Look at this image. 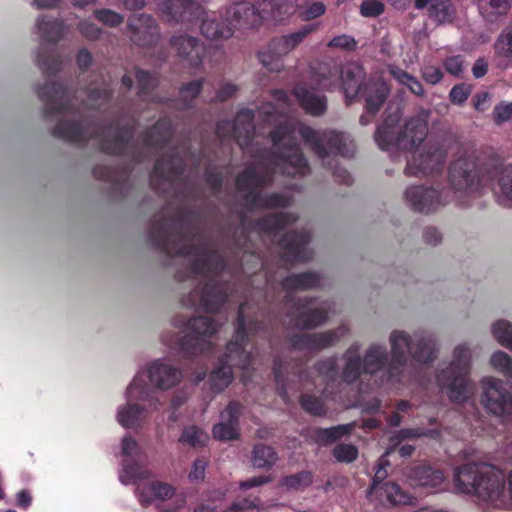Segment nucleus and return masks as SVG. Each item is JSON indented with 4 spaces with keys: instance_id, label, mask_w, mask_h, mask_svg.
<instances>
[{
    "instance_id": "obj_1",
    "label": "nucleus",
    "mask_w": 512,
    "mask_h": 512,
    "mask_svg": "<svg viewBox=\"0 0 512 512\" xmlns=\"http://www.w3.org/2000/svg\"><path fill=\"white\" fill-rule=\"evenodd\" d=\"M273 99L279 109L276 110L273 103H265L258 110V117L268 124H275V128L269 132L274 152L268 160L282 173L288 175H303L308 171L307 162L294 140L298 134L304 142L325 162V158L335 152L343 154V144L346 137L334 131H316L308 126L296 122L294 119L284 117V107L289 106V98L283 91H275Z\"/></svg>"
},
{
    "instance_id": "obj_2",
    "label": "nucleus",
    "mask_w": 512,
    "mask_h": 512,
    "mask_svg": "<svg viewBox=\"0 0 512 512\" xmlns=\"http://www.w3.org/2000/svg\"><path fill=\"white\" fill-rule=\"evenodd\" d=\"M449 151L453 153L449 167L452 188L467 195L479 193L489 179V168L483 154L470 144L458 143L450 138L429 140L420 149L415 148L408 159L405 173L419 176L438 172Z\"/></svg>"
},
{
    "instance_id": "obj_3",
    "label": "nucleus",
    "mask_w": 512,
    "mask_h": 512,
    "mask_svg": "<svg viewBox=\"0 0 512 512\" xmlns=\"http://www.w3.org/2000/svg\"><path fill=\"white\" fill-rule=\"evenodd\" d=\"M455 491L476 496L491 507L508 506L503 472L489 464L468 463L455 468L453 475Z\"/></svg>"
},
{
    "instance_id": "obj_4",
    "label": "nucleus",
    "mask_w": 512,
    "mask_h": 512,
    "mask_svg": "<svg viewBox=\"0 0 512 512\" xmlns=\"http://www.w3.org/2000/svg\"><path fill=\"white\" fill-rule=\"evenodd\" d=\"M205 0H161L158 10L161 18L169 24H181L191 28L199 23V29L208 39H227L232 34V26L222 12H207Z\"/></svg>"
},
{
    "instance_id": "obj_5",
    "label": "nucleus",
    "mask_w": 512,
    "mask_h": 512,
    "mask_svg": "<svg viewBox=\"0 0 512 512\" xmlns=\"http://www.w3.org/2000/svg\"><path fill=\"white\" fill-rule=\"evenodd\" d=\"M391 361L389 362V379L398 378L408 356L419 363H427L436 358L437 342L433 335L415 333L412 337L405 330L394 329L389 334Z\"/></svg>"
},
{
    "instance_id": "obj_6",
    "label": "nucleus",
    "mask_w": 512,
    "mask_h": 512,
    "mask_svg": "<svg viewBox=\"0 0 512 512\" xmlns=\"http://www.w3.org/2000/svg\"><path fill=\"white\" fill-rule=\"evenodd\" d=\"M181 378L180 370L164 360H155L139 369L128 386V395L132 399H146L151 407L160 406L158 391L173 388Z\"/></svg>"
},
{
    "instance_id": "obj_7",
    "label": "nucleus",
    "mask_w": 512,
    "mask_h": 512,
    "mask_svg": "<svg viewBox=\"0 0 512 512\" xmlns=\"http://www.w3.org/2000/svg\"><path fill=\"white\" fill-rule=\"evenodd\" d=\"M428 118L429 111L421 109L406 119L401 129H397L396 125L400 119V113L397 111L388 116L377 129L375 140L381 149L397 146L403 150H414L427 136Z\"/></svg>"
},
{
    "instance_id": "obj_8",
    "label": "nucleus",
    "mask_w": 512,
    "mask_h": 512,
    "mask_svg": "<svg viewBox=\"0 0 512 512\" xmlns=\"http://www.w3.org/2000/svg\"><path fill=\"white\" fill-rule=\"evenodd\" d=\"M471 356L469 345L459 344L453 350L451 361L437 373L438 385L455 403H463L473 394L469 378Z\"/></svg>"
},
{
    "instance_id": "obj_9",
    "label": "nucleus",
    "mask_w": 512,
    "mask_h": 512,
    "mask_svg": "<svg viewBox=\"0 0 512 512\" xmlns=\"http://www.w3.org/2000/svg\"><path fill=\"white\" fill-rule=\"evenodd\" d=\"M244 305L240 306L237 331L233 341H230L226 347V351L220 360V364L215 368L209 377L210 388L214 391H222L229 386L233 379L231 367L246 369L252 361V356L244 347L245 340V319Z\"/></svg>"
},
{
    "instance_id": "obj_10",
    "label": "nucleus",
    "mask_w": 512,
    "mask_h": 512,
    "mask_svg": "<svg viewBox=\"0 0 512 512\" xmlns=\"http://www.w3.org/2000/svg\"><path fill=\"white\" fill-rule=\"evenodd\" d=\"M255 4L239 2L229 6L225 12L226 21L232 26V32L237 27L254 26L268 15L275 19L294 13L298 4L294 0H254Z\"/></svg>"
},
{
    "instance_id": "obj_11",
    "label": "nucleus",
    "mask_w": 512,
    "mask_h": 512,
    "mask_svg": "<svg viewBox=\"0 0 512 512\" xmlns=\"http://www.w3.org/2000/svg\"><path fill=\"white\" fill-rule=\"evenodd\" d=\"M270 180V174L267 164L257 162L254 166H249L237 178V189L243 194L244 198L253 208L278 207L288 204L289 199L273 194L271 196H262V186Z\"/></svg>"
},
{
    "instance_id": "obj_12",
    "label": "nucleus",
    "mask_w": 512,
    "mask_h": 512,
    "mask_svg": "<svg viewBox=\"0 0 512 512\" xmlns=\"http://www.w3.org/2000/svg\"><path fill=\"white\" fill-rule=\"evenodd\" d=\"M360 346L353 344L346 351V361L343 377L345 381L352 383L361 377L362 374H375L385 367L389 371L388 352L384 345L371 344L365 351L363 359L359 355Z\"/></svg>"
},
{
    "instance_id": "obj_13",
    "label": "nucleus",
    "mask_w": 512,
    "mask_h": 512,
    "mask_svg": "<svg viewBox=\"0 0 512 512\" xmlns=\"http://www.w3.org/2000/svg\"><path fill=\"white\" fill-rule=\"evenodd\" d=\"M480 402L483 407L496 416L512 413V396L502 380L485 376L480 381Z\"/></svg>"
},
{
    "instance_id": "obj_14",
    "label": "nucleus",
    "mask_w": 512,
    "mask_h": 512,
    "mask_svg": "<svg viewBox=\"0 0 512 512\" xmlns=\"http://www.w3.org/2000/svg\"><path fill=\"white\" fill-rule=\"evenodd\" d=\"M121 452L126 457L123 461V471L120 475L122 483L128 484L150 477V471L143 466L146 457L134 438L125 436L122 439Z\"/></svg>"
},
{
    "instance_id": "obj_15",
    "label": "nucleus",
    "mask_w": 512,
    "mask_h": 512,
    "mask_svg": "<svg viewBox=\"0 0 512 512\" xmlns=\"http://www.w3.org/2000/svg\"><path fill=\"white\" fill-rule=\"evenodd\" d=\"M388 465V460L386 459V456H382L379 459V462L377 464V468L375 471V478L373 481V484L370 488L369 495L373 496L375 495L377 498H379L381 501H383V498L386 499L387 503L391 505H400V504H407L410 502V496L401 490V488L392 482L384 483L380 485L378 482L383 480L387 473L385 470V467Z\"/></svg>"
},
{
    "instance_id": "obj_16",
    "label": "nucleus",
    "mask_w": 512,
    "mask_h": 512,
    "mask_svg": "<svg viewBox=\"0 0 512 512\" xmlns=\"http://www.w3.org/2000/svg\"><path fill=\"white\" fill-rule=\"evenodd\" d=\"M218 328V324L208 317L192 318L187 323L189 339L183 345L187 346V349L191 347L195 353H202L211 346V337Z\"/></svg>"
},
{
    "instance_id": "obj_17",
    "label": "nucleus",
    "mask_w": 512,
    "mask_h": 512,
    "mask_svg": "<svg viewBox=\"0 0 512 512\" xmlns=\"http://www.w3.org/2000/svg\"><path fill=\"white\" fill-rule=\"evenodd\" d=\"M125 395L127 403L118 408L116 415L118 423L123 427H138L148 418L150 413L157 410L159 407H151L146 399H132L128 395V388L126 389Z\"/></svg>"
},
{
    "instance_id": "obj_18",
    "label": "nucleus",
    "mask_w": 512,
    "mask_h": 512,
    "mask_svg": "<svg viewBox=\"0 0 512 512\" xmlns=\"http://www.w3.org/2000/svg\"><path fill=\"white\" fill-rule=\"evenodd\" d=\"M404 198L407 205L420 212L432 211L443 204L439 191L424 186L407 188L404 192Z\"/></svg>"
},
{
    "instance_id": "obj_19",
    "label": "nucleus",
    "mask_w": 512,
    "mask_h": 512,
    "mask_svg": "<svg viewBox=\"0 0 512 512\" xmlns=\"http://www.w3.org/2000/svg\"><path fill=\"white\" fill-rule=\"evenodd\" d=\"M131 40L139 46H150L159 40V29L153 18L140 14L129 20Z\"/></svg>"
},
{
    "instance_id": "obj_20",
    "label": "nucleus",
    "mask_w": 512,
    "mask_h": 512,
    "mask_svg": "<svg viewBox=\"0 0 512 512\" xmlns=\"http://www.w3.org/2000/svg\"><path fill=\"white\" fill-rule=\"evenodd\" d=\"M170 42L177 56L186 60L190 66L197 67L201 64L204 47L197 38L179 34L173 35Z\"/></svg>"
},
{
    "instance_id": "obj_21",
    "label": "nucleus",
    "mask_w": 512,
    "mask_h": 512,
    "mask_svg": "<svg viewBox=\"0 0 512 512\" xmlns=\"http://www.w3.org/2000/svg\"><path fill=\"white\" fill-rule=\"evenodd\" d=\"M240 405L231 402L220 414V421L213 427V436L219 441L235 440L239 436V418Z\"/></svg>"
},
{
    "instance_id": "obj_22",
    "label": "nucleus",
    "mask_w": 512,
    "mask_h": 512,
    "mask_svg": "<svg viewBox=\"0 0 512 512\" xmlns=\"http://www.w3.org/2000/svg\"><path fill=\"white\" fill-rule=\"evenodd\" d=\"M317 28V24H309L294 33L273 39L269 43L272 47V52L284 58L292 52L307 35L316 31Z\"/></svg>"
},
{
    "instance_id": "obj_23",
    "label": "nucleus",
    "mask_w": 512,
    "mask_h": 512,
    "mask_svg": "<svg viewBox=\"0 0 512 512\" xmlns=\"http://www.w3.org/2000/svg\"><path fill=\"white\" fill-rule=\"evenodd\" d=\"M340 74L344 95L350 101L358 95L365 73L361 66L350 63L342 67Z\"/></svg>"
},
{
    "instance_id": "obj_24",
    "label": "nucleus",
    "mask_w": 512,
    "mask_h": 512,
    "mask_svg": "<svg viewBox=\"0 0 512 512\" xmlns=\"http://www.w3.org/2000/svg\"><path fill=\"white\" fill-rule=\"evenodd\" d=\"M347 331L348 329L345 326H342L332 331H326L318 334H308L299 339L296 345L299 348L307 349L325 348L333 344L340 337L344 336Z\"/></svg>"
},
{
    "instance_id": "obj_25",
    "label": "nucleus",
    "mask_w": 512,
    "mask_h": 512,
    "mask_svg": "<svg viewBox=\"0 0 512 512\" xmlns=\"http://www.w3.org/2000/svg\"><path fill=\"white\" fill-rule=\"evenodd\" d=\"M409 477L412 485L423 488H437L445 481V476L441 470L429 466H420L413 469Z\"/></svg>"
},
{
    "instance_id": "obj_26",
    "label": "nucleus",
    "mask_w": 512,
    "mask_h": 512,
    "mask_svg": "<svg viewBox=\"0 0 512 512\" xmlns=\"http://www.w3.org/2000/svg\"><path fill=\"white\" fill-rule=\"evenodd\" d=\"M389 91L390 89L384 81H370L364 89L367 110L372 114L377 112L385 101Z\"/></svg>"
},
{
    "instance_id": "obj_27",
    "label": "nucleus",
    "mask_w": 512,
    "mask_h": 512,
    "mask_svg": "<svg viewBox=\"0 0 512 512\" xmlns=\"http://www.w3.org/2000/svg\"><path fill=\"white\" fill-rule=\"evenodd\" d=\"M308 242L309 236L307 234L290 233L284 237L282 246L286 249L287 256H291L296 260H306L310 256V252L307 249Z\"/></svg>"
},
{
    "instance_id": "obj_28",
    "label": "nucleus",
    "mask_w": 512,
    "mask_h": 512,
    "mask_svg": "<svg viewBox=\"0 0 512 512\" xmlns=\"http://www.w3.org/2000/svg\"><path fill=\"white\" fill-rule=\"evenodd\" d=\"M175 493L174 488L163 482L155 481L138 486V494L141 501L151 502L153 500H166Z\"/></svg>"
},
{
    "instance_id": "obj_29",
    "label": "nucleus",
    "mask_w": 512,
    "mask_h": 512,
    "mask_svg": "<svg viewBox=\"0 0 512 512\" xmlns=\"http://www.w3.org/2000/svg\"><path fill=\"white\" fill-rule=\"evenodd\" d=\"M253 114L250 110H241L232 126L233 136L241 147L248 145V139L254 133V126L251 125Z\"/></svg>"
},
{
    "instance_id": "obj_30",
    "label": "nucleus",
    "mask_w": 512,
    "mask_h": 512,
    "mask_svg": "<svg viewBox=\"0 0 512 512\" xmlns=\"http://www.w3.org/2000/svg\"><path fill=\"white\" fill-rule=\"evenodd\" d=\"M294 94L303 109L308 113L312 115H320L325 111L326 102L324 98L307 90L305 87L297 86Z\"/></svg>"
},
{
    "instance_id": "obj_31",
    "label": "nucleus",
    "mask_w": 512,
    "mask_h": 512,
    "mask_svg": "<svg viewBox=\"0 0 512 512\" xmlns=\"http://www.w3.org/2000/svg\"><path fill=\"white\" fill-rule=\"evenodd\" d=\"M328 319V311L324 306L308 303L299 312L298 324L309 328L325 323Z\"/></svg>"
},
{
    "instance_id": "obj_32",
    "label": "nucleus",
    "mask_w": 512,
    "mask_h": 512,
    "mask_svg": "<svg viewBox=\"0 0 512 512\" xmlns=\"http://www.w3.org/2000/svg\"><path fill=\"white\" fill-rule=\"evenodd\" d=\"M496 199L501 206L512 208V165L505 167L500 173Z\"/></svg>"
},
{
    "instance_id": "obj_33",
    "label": "nucleus",
    "mask_w": 512,
    "mask_h": 512,
    "mask_svg": "<svg viewBox=\"0 0 512 512\" xmlns=\"http://www.w3.org/2000/svg\"><path fill=\"white\" fill-rule=\"evenodd\" d=\"M208 440V434L195 425L185 427L178 439L181 445L195 449L205 446Z\"/></svg>"
},
{
    "instance_id": "obj_34",
    "label": "nucleus",
    "mask_w": 512,
    "mask_h": 512,
    "mask_svg": "<svg viewBox=\"0 0 512 512\" xmlns=\"http://www.w3.org/2000/svg\"><path fill=\"white\" fill-rule=\"evenodd\" d=\"M65 25L58 20L38 19L36 23V31L39 36L47 41H56L63 34Z\"/></svg>"
},
{
    "instance_id": "obj_35",
    "label": "nucleus",
    "mask_w": 512,
    "mask_h": 512,
    "mask_svg": "<svg viewBox=\"0 0 512 512\" xmlns=\"http://www.w3.org/2000/svg\"><path fill=\"white\" fill-rule=\"evenodd\" d=\"M493 338L503 347L512 351V323L506 319H497L491 324Z\"/></svg>"
},
{
    "instance_id": "obj_36",
    "label": "nucleus",
    "mask_w": 512,
    "mask_h": 512,
    "mask_svg": "<svg viewBox=\"0 0 512 512\" xmlns=\"http://www.w3.org/2000/svg\"><path fill=\"white\" fill-rule=\"evenodd\" d=\"M183 168V160L179 157L162 158L157 161L154 173L159 177L173 179Z\"/></svg>"
},
{
    "instance_id": "obj_37",
    "label": "nucleus",
    "mask_w": 512,
    "mask_h": 512,
    "mask_svg": "<svg viewBox=\"0 0 512 512\" xmlns=\"http://www.w3.org/2000/svg\"><path fill=\"white\" fill-rule=\"evenodd\" d=\"M195 271L199 273H215L219 269V256L214 252L200 251L196 253Z\"/></svg>"
},
{
    "instance_id": "obj_38",
    "label": "nucleus",
    "mask_w": 512,
    "mask_h": 512,
    "mask_svg": "<svg viewBox=\"0 0 512 512\" xmlns=\"http://www.w3.org/2000/svg\"><path fill=\"white\" fill-rule=\"evenodd\" d=\"M277 459L276 452L269 446L256 445L253 449L252 463L257 468L271 467Z\"/></svg>"
},
{
    "instance_id": "obj_39",
    "label": "nucleus",
    "mask_w": 512,
    "mask_h": 512,
    "mask_svg": "<svg viewBox=\"0 0 512 512\" xmlns=\"http://www.w3.org/2000/svg\"><path fill=\"white\" fill-rule=\"evenodd\" d=\"M319 282L320 279L316 274L302 273L289 276L285 280L284 286L288 289H306L317 286Z\"/></svg>"
},
{
    "instance_id": "obj_40",
    "label": "nucleus",
    "mask_w": 512,
    "mask_h": 512,
    "mask_svg": "<svg viewBox=\"0 0 512 512\" xmlns=\"http://www.w3.org/2000/svg\"><path fill=\"white\" fill-rule=\"evenodd\" d=\"M388 70L395 80L400 84L407 86L411 92L416 95H423V87L415 77L395 66H389Z\"/></svg>"
},
{
    "instance_id": "obj_41",
    "label": "nucleus",
    "mask_w": 512,
    "mask_h": 512,
    "mask_svg": "<svg viewBox=\"0 0 512 512\" xmlns=\"http://www.w3.org/2000/svg\"><path fill=\"white\" fill-rule=\"evenodd\" d=\"M495 51L499 58L512 62V27L505 29L495 43Z\"/></svg>"
},
{
    "instance_id": "obj_42",
    "label": "nucleus",
    "mask_w": 512,
    "mask_h": 512,
    "mask_svg": "<svg viewBox=\"0 0 512 512\" xmlns=\"http://www.w3.org/2000/svg\"><path fill=\"white\" fill-rule=\"evenodd\" d=\"M223 299L221 291L215 286H210L202 292L200 305L204 310L214 312L218 309L219 304L223 302Z\"/></svg>"
},
{
    "instance_id": "obj_43",
    "label": "nucleus",
    "mask_w": 512,
    "mask_h": 512,
    "mask_svg": "<svg viewBox=\"0 0 512 512\" xmlns=\"http://www.w3.org/2000/svg\"><path fill=\"white\" fill-rule=\"evenodd\" d=\"M511 0H480V9L482 13L493 18L505 14L511 7Z\"/></svg>"
},
{
    "instance_id": "obj_44",
    "label": "nucleus",
    "mask_w": 512,
    "mask_h": 512,
    "mask_svg": "<svg viewBox=\"0 0 512 512\" xmlns=\"http://www.w3.org/2000/svg\"><path fill=\"white\" fill-rule=\"evenodd\" d=\"M428 432L424 429H403L390 437V444L386 451V455L390 454L397 446L405 440L415 439L421 436H427Z\"/></svg>"
},
{
    "instance_id": "obj_45",
    "label": "nucleus",
    "mask_w": 512,
    "mask_h": 512,
    "mask_svg": "<svg viewBox=\"0 0 512 512\" xmlns=\"http://www.w3.org/2000/svg\"><path fill=\"white\" fill-rule=\"evenodd\" d=\"M296 220L293 214H273L260 221L259 226L265 231H275L285 226L286 223Z\"/></svg>"
},
{
    "instance_id": "obj_46",
    "label": "nucleus",
    "mask_w": 512,
    "mask_h": 512,
    "mask_svg": "<svg viewBox=\"0 0 512 512\" xmlns=\"http://www.w3.org/2000/svg\"><path fill=\"white\" fill-rule=\"evenodd\" d=\"M490 364L504 376L512 379V358L507 353L503 351L494 352L490 358Z\"/></svg>"
},
{
    "instance_id": "obj_47",
    "label": "nucleus",
    "mask_w": 512,
    "mask_h": 512,
    "mask_svg": "<svg viewBox=\"0 0 512 512\" xmlns=\"http://www.w3.org/2000/svg\"><path fill=\"white\" fill-rule=\"evenodd\" d=\"M353 426V424H346L326 429H319L316 432V437L319 441L328 443L348 434Z\"/></svg>"
},
{
    "instance_id": "obj_48",
    "label": "nucleus",
    "mask_w": 512,
    "mask_h": 512,
    "mask_svg": "<svg viewBox=\"0 0 512 512\" xmlns=\"http://www.w3.org/2000/svg\"><path fill=\"white\" fill-rule=\"evenodd\" d=\"M58 137L71 140L80 141L84 138L82 128L75 123L61 122L54 131Z\"/></svg>"
},
{
    "instance_id": "obj_49",
    "label": "nucleus",
    "mask_w": 512,
    "mask_h": 512,
    "mask_svg": "<svg viewBox=\"0 0 512 512\" xmlns=\"http://www.w3.org/2000/svg\"><path fill=\"white\" fill-rule=\"evenodd\" d=\"M258 59L270 71H280L282 69L283 58L273 53L270 45L258 53Z\"/></svg>"
},
{
    "instance_id": "obj_50",
    "label": "nucleus",
    "mask_w": 512,
    "mask_h": 512,
    "mask_svg": "<svg viewBox=\"0 0 512 512\" xmlns=\"http://www.w3.org/2000/svg\"><path fill=\"white\" fill-rule=\"evenodd\" d=\"M429 15L437 22L443 23L451 19L452 10L447 1L437 0V2L431 4Z\"/></svg>"
},
{
    "instance_id": "obj_51",
    "label": "nucleus",
    "mask_w": 512,
    "mask_h": 512,
    "mask_svg": "<svg viewBox=\"0 0 512 512\" xmlns=\"http://www.w3.org/2000/svg\"><path fill=\"white\" fill-rule=\"evenodd\" d=\"M311 483V475L308 472H301L298 474L286 476L283 478L281 484L287 489H301Z\"/></svg>"
},
{
    "instance_id": "obj_52",
    "label": "nucleus",
    "mask_w": 512,
    "mask_h": 512,
    "mask_svg": "<svg viewBox=\"0 0 512 512\" xmlns=\"http://www.w3.org/2000/svg\"><path fill=\"white\" fill-rule=\"evenodd\" d=\"M492 119L497 125L512 121V102L503 101L497 104L493 110Z\"/></svg>"
},
{
    "instance_id": "obj_53",
    "label": "nucleus",
    "mask_w": 512,
    "mask_h": 512,
    "mask_svg": "<svg viewBox=\"0 0 512 512\" xmlns=\"http://www.w3.org/2000/svg\"><path fill=\"white\" fill-rule=\"evenodd\" d=\"M94 15L100 22L109 27L119 26L124 21L122 15L109 9L95 10Z\"/></svg>"
},
{
    "instance_id": "obj_54",
    "label": "nucleus",
    "mask_w": 512,
    "mask_h": 512,
    "mask_svg": "<svg viewBox=\"0 0 512 512\" xmlns=\"http://www.w3.org/2000/svg\"><path fill=\"white\" fill-rule=\"evenodd\" d=\"M333 454L338 461L351 462L356 459L358 450L349 444H339L334 448Z\"/></svg>"
},
{
    "instance_id": "obj_55",
    "label": "nucleus",
    "mask_w": 512,
    "mask_h": 512,
    "mask_svg": "<svg viewBox=\"0 0 512 512\" xmlns=\"http://www.w3.org/2000/svg\"><path fill=\"white\" fill-rule=\"evenodd\" d=\"M326 11V7L321 2H313L305 7H301L300 16L303 20L309 21L320 17Z\"/></svg>"
},
{
    "instance_id": "obj_56",
    "label": "nucleus",
    "mask_w": 512,
    "mask_h": 512,
    "mask_svg": "<svg viewBox=\"0 0 512 512\" xmlns=\"http://www.w3.org/2000/svg\"><path fill=\"white\" fill-rule=\"evenodd\" d=\"M360 10L365 17H375L383 12V4L377 0H367L361 4Z\"/></svg>"
},
{
    "instance_id": "obj_57",
    "label": "nucleus",
    "mask_w": 512,
    "mask_h": 512,
    "mask_svg": "<svg viewBox=\"0 0 512 512\" xmlns=\"http://www.w3.org/2000/svg\"><path fill=\"white\" fill-rule=\"evenodd\" d=\"M303 408L314 415H321L324 412L322 403L313 396H304L301 399Z\"/></svg>"
},
{
    "instance_id": "obj_58",
    "label": "nucleus",
    "mask_w": 512,
    "mask_h": 512,
    "mask_svg": "<svg viewBox=\"0 0 512 512\" xmlns=\"http://www.w3.org/2000/svg\"><path fill=\"white\" fill-rule=\"evenodd\" d=\"M202 88V81L195 80L190 82L189 84L183 86L180 90L181 98L184 101L192 100L195 98Z\"/></svg>"
},
{
    "instance_id": "obj_59",
    "label": "nucleus",
    "mask_w": 512,
    "mask_h": 512,
    "mask_svg": "<svg viewBox=\"0 0 512 512\" xmlns=\"http://www.w3.org/2000/svg\"><path fill=\"white\" fill-rule=\"evenodd\" d=\"M78 29L85 38L91 40L97 39L101 34V29L89 21L81 22Z\"/></svg>"
},
{
    "instance_id": "obj_60",
    "label": "nucleus",
    "mask_w": 512,
    "mask_h": 512,
    "mask_svg": "<svg viewBox=\"0 0 512 512\" xmlns=\"http://www.w3.org/2000/svg\"><path fill=\"white\" fill-rule=\"evenodd\" d=\"M470 94V88L464 84L454 86L450 91L451 101L455 104L463 103Z\"/></svg>"
},
{
    "instance_id": "obj_61",
    "label": "nucleus",
    "mask_w": 512,
    "mask_h": 512,
    "mask_svg": "<svg viewBox=\"0 0 512 512\" xmlns=\"http://www.w3.org/2000/svg\"><path fill=\"white\" fill-rule=\"evenodd\" d=\"M134 76L139 87L143 91L152 88L156 84L155 78L145 71L136 70Z\"/></svg>"
},
{
    "instance_id": "obj_62",
    "label": "nucleus",
    "mask_w": 512,
    "mask_h": 512,
    "mask_svg": "<svg viewBox=\"0 0 512 512\" xmlns=\"http://www.w3.org/2000/svg\"><path fill=\"white\" fill-rule=\"evenodd\" d=\"M328 46L341 49H353L355 47V41L350 36L340 35L334 37L329 42Z\"/></svg>"
},
{
    "instance_id": "obj_63",
    "label": "nucleus",
    "mask_w": 512,
    "mask_h": 512,
    "mask_svg": "<svg viewBox=\"0 0 512 512\" xmlns=\"http://www.w3.org/2000/svg\"><path fill=\"white\" fill-rule=\"evenodd\" d=\"M446 70L453 75H460L463 71V61L459 56L449 57L445 61Z\"/></svg>"
},
{
    "instance_id": "obj_64",
    "label": "nucleus",
    "mask_w": 512,
    "mask_h": 512,
    "mask_svg": "<svg viewBox=\"0 0 512 512\" xmlns=\"http://www.w3.org/2000/svg\"><path fill=\"white\" fill-rule=\"evenodd\" d=\"M422 76L426 82L436 84L441 80L442 72L437 67L427 66L423 69Z\"/></svg>"
}]
</instances>
